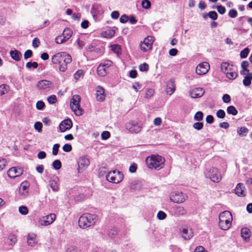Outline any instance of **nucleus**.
Segmentation results:
<instances>
[{"mask_svg": "<svg viewBox=\"0 0 252 252\" xmlns=\"http://www.w3.org/2000/svg\"><path fill=\"white\" fill-rule=\"evenodd\" d=\"M34 128L37 130L39 132L42 131V124L41 122H36L34 124Z\"/></svg>", "mask_w": 252, "mask_h": 252, "instance_id": "55", "label": "nucleus"}, {"mask_svg": "<svg viewBox=\"0 0 252 252\" xmlns=\"http://www.w3.org/2000/svg\"><path fill=\"white\" fill-rule=\"evenodd\" d=\"M51 61L53 64L59 65L60 71L64 72L67 69V65L71 62L72 58L66 52H59L52 56Z\"/></svg>", "mask_w": 252, "mask_h": 252, "instance_id": "1", "label": "nucleus"}, {"mask_svg": "<svg viewBox=\"0 0 252 252\" xmlns=\"http://www.w3.org/2000/svg\"><path fill=\"white\" fill-rule=\"evenodd\" d=\"M90 163L89 158L86 157H81L78 161V170L79 172H82Z\"/></svg>", "mask_w": 252, "mask_h": 252, "instance_id": "13", "label": "nucleus"}, {"mask_svg": "<svg viewBox=\"0 0 252 252\" xmlns=\"http://www.w3.org/2000/svg\"><path fill=\"white\" fill-rule=\"evenodd\" d=\"M146 162L148 168L159 170L164 167L165 159L158 155H152L146 158Z\"/></svg>", "mask_w": 252, "mask_h": 252, "instance_id": "2", "label": "nucleus"}, {"mask_svg": "<svg viewBox=\"0 0 252 252\" xmlns=\"http://www.w3.org/2000/svg\"><path fill=\"white\" fill-rule=\"evenodd\" d=\"M232 220V219H229L219 222V225L220 228L224 230H228L231 225Z\"/></svg>", "mask_w": 252, "mask_h": 252, "instance_id": "24", "label": "nucleus"}, {"mask_svg": "<svg viewBox=\"0 0 252 252\" xmlns=\"http://www.w3.org/2000/svg\"><path fill=\"white\" fill-rule=\"evenodd\" d=\"M222 100L224 103H229L230 102L231 97L228 94H225L222 96Z\"/></svg>", "mask_w": 252, "mask_h": 252, "instance_id": "63", "label": "nucleus"}, {"mask_svg": "<svg viewBox=\"0 0 252 252\" xmlns=\"http://www.w3.org/2000/svg\"><path fill=\"white\" fill-rule=\"evenodd\" d=\"M84 76V73L83 70H79L76 71L74 74V78L76 80H79L80 78H83Z\"/></svg>", "mask_w": 252, "mask_h": 252, "instance_id": "37", "label": "nucleus"}, {"mask_svg": "<svg viewBox=\"0 0 252 252\" xmlns=\"http://www.w3.org/2000/svg\"><path fill=\"white\" fill-rule=\"evenodd\" d=\"M205 91L202 88H195L190 90L189 92L191 97L196 98L201 97L204 94Z\"/></svg>", "mask_w": 252, "mask_h": 252, "instance_id": "14", "label": "nucleus"}, {"mask_svg": "<svg viewBox=\"0 0 252 252\" xmlns=\"http://www.w3.org/2000/svg\"><path fill=\"white\" fill-rule=\"evenodd\" d=\"M72 31L68 28H65L63 33V36L67 40L72 36Z\"/></svg>", "mask_w": 252, "mask_h": 252, "instance_id": "38", "label": "nucleus"}, {"mask_svg": "<svg viewBox=\"0 0 252 252\" xmlns=\"http://www.w3.org/2000/svg\"><path fill=\"white\" fill-rule=\"evenodd\" d=\"M80 100L81 98L79 95H74L70 100V108L77 116L82 115L83 112V110L80 105Z\"/></svg>", "mask_w": 252, "mask_h": 252, "instance_id": "4", "label": "nucleus"}, {"mask_svg": "<svg viewBox=\"0 0 252 252\" xmlns=\"http://www.w3.org/2000/svg\"><path fill=\"white\" fill-rule=\"evenodd\" d=\"M52 166L55 170H59L62 167V163L60 160L56 159L53 161Z\"/></svg>", "mask_w": 252, "mask_h": 252, "instance_id": "41", "label": "nucleus"}, {"mask_svg": "<svg viewBox=\"0 0 252 252\" xmlns=\"http://www.w3.org/2000/svg\"><path fill=\"white\" fill-rule=\"evenodd\" d=\"M139 68L141 71H147L149 69V65L146 63H143L140 65Z\"/></svg>", "mask_w": 252, "mask_h": 252, "instance_id": "52", "label": "nucleus"}, {"mask_svg": "<svg viewBox=\"0 0 252 252\" xmlns=\"http://www.w3.org/2000/svg\"><path fill=\"white\" fill-rule=\"evenodd\" d=\"M193 127L197 130H200L202 129L203 127V124L201 122H199V121L198 122L195 123L193 125Z\"/></svg>", "mask_w": 252, "mask_h": 252, "instance_id": "48", "label": "nucleus"}, {"mask_svg": "<svg viewBox=\"0 0 252 252\" xmlns=\"http://www.w3.org/2000/svg\"><path fill=\"white\" fill-rule=\"evenodd\" d=\"M154 94V90L152 89H147L146 91L145 97L147 98H150Z\"/></svg>", "mask_w": 252, "mask_h": 252, "instance_id": "49", "label": "nucleus"}, {"mask_svg": "<svg viewBox=\"0 0 252 252\" xmlns=\"http://www.w3.org/2000/svg\"><path fill=\"white\" fill-rule=\"evenodd\" d=\"M101 138L103 140H106L110 136V133L108 131H104L101 133Z\"/></svg>", "mask_w": 252, "mask_h": 252, "instance_id": "58", "label": "nucleus"}, {"mask_svg": "<svg viewBox=\"0 0 252 252\" xmlns=\"http://www.w3.org/2000/svg\"><path fill=\"white\" fill-rule=\"evenodd\" d=\"M216 8H217V11H218V12L220 14H224L226 11V9L225 8V7H224L223 6H221V5L217 6Z\"/></svg>", "mask_w": 252, "mask_h": 252, "instance_id": "59", "label": "nucleus"}, {"mask_svg": "<svg viewBox=\"0 0 252 252\" xmlns=\"http://www.w3.org/2000/svg\"><path fill=\"white\" fill-rule=\"evenodd\" d=\"M45 106V104L42 101H38L36 104V108L38 110H42Z\"/></svg>", "mask_w": 252, "mask_h": 252, "instance_id": "60", "label": "nucleus"}, {"mask_svg": "<svg viewBox=\"0 0 252 252\" xmlns=\"http://www.w3.org/2000/svg\"><path fill=\"white\" fill-rule=\"evenodd\" d=\"M123 178V173L117 170L109 171L106 176V179L108 181L114 184L119 183Z\"/></svg>", "mask_w": 252, "mask_h": 252, "instance_id": "5", "label": "nucleus"}, {"mask_svg": "<svg viewBox=\"0 0 252 252\" xmlns=\"http://www.w3.org/2000/svg\"><path fill=\"white\" fill-rule=\"evenodd\" d=\"M96 98L97 101L102 102L105 99L104 90L101 86H97L96 88Z\"/></svg>", "mask_w": 252, "mask_h": 252, "instance_id": "17", "label": "nucleus"}, {"mask_svg": "<svg viewBox=\"0 0 252 252\" xmlns=\"http://www.w3.org/2000/svg\"><path fill=\"white\" fill-rule=\"evenodd\" d=\"M28 187L22 184L19 188V193L21 196H26L28 194Z\"/></svg>", "mask_w": 252, "mask_h": 252, "instance_id": "31", "label": "nucleus"}, {"mask_svg": "<svg viewBox=\"0 0 252 252\" xmlns=\"http://www.w3.org/2000/svg\"><path fill=\"white\" fill-rule=\"evenodd\" d=\"M47 100L50 104H54L57 101V97L55 95H52L48 97Z\"/></svg>", "mask_w": 252, "mask_h": 252, "instance_id": "54", "label": "nucleus"}, {"mask_svg": "<svg viewBox=\"0 0 252 252\" xmlns=\"http://www.w3.org/2000/svg\"><path fill=\"white\" fill-rule=\"evenodd\" d=\"M232 65H230V64L228 63H223L221 64V70L222 72H223L225 74H226L228 71H230L231 70V67Z\"/></svg>", "mask_w": 252, "mask_h": 252, "instance_id": "32", "label": "nucleus"}, {"mask_svg": "<svg viewBox=\"0 0 252 252\" xmlns=\"http://www.w3.org/2000/svg\"><path fill=\"white\" fill-rule=\"evenodd\" d=\"M19 212L23 215H26L28 214V209L26 206H21L19 207Z\"/></svg>", "mask_w": 252, "mask_h": 252, "instance_id": "44", "label": "nucleus"}, {"mask_svg": "<svg viewBox=\"0 0 252 252\" xmlns=\"http://www.w3.org/2000/svg\"><path fill=\"white\" fill-rule=\"evenodd\" d=\"M232 219L231 213L228 211H225L220 213L219 215V222Z\"/></svg>", "mask_w": 252, "mask_h": 252, "instance_id": "25", "label": "nucleus"}, {"mask_svg": "<svg viewBox=\"0 0 252 252\" xmlns=\"http://www.w3.org/2000/svg\"><path fill=\"white\" fill-rule=\"evenodd\" d=\"M206 176L214 182L218 183L221 179V176L218 169L212 167L206 173Z\"/></svg>", "mask_w": 252, "mask_h": 252, "instance_id": "6", "label": "nucleus"}, {"mask_svg": "<svg viewBox=\"0 0 252 252\" xmlns=\"http://www.w3.org/2000/svg\"><path fill=\"white\" fill-rule=\"evenodd\" d=\"M208 17L213 20H216L218 18V14L216 11H211L208 13Z\"/></svg>", "mask_w": 252, "mask_h": 252, "instance_id": "47", "label": "nucleus"}, {"mask_svg": "<svg viewBox=\"0 0 252 252\" xmlns=\"http://www.w3.org/2000/svg\"><path fill=\"white\" fill-rule=\"evenodd\" d=\"M249 53V49L248 48H245L240 52V55L241 58H246Z\"/></svg>", "mask_w": 252, "mask_h": 252, "instance_id": "45", "label": "nucleus"}, {"mask_svg": "<svg viewBox=\"0 0 252 252\" xmlns=\"http://www.w3.org/2000/svg\"><path fill=\"white\" fill-rule=\"evenodd\" d=\"M91 13L94 18L96 17L98 15L103 13L101 6L99 4L93 5L91 9Z\"/></svg>", "mask_w": 252, "mask_h": 252, "instance_id": "23", "label": "nucleus"}, {"mask_svg": "<svg viewBox=\"0 0 252 252\" xmlns=\"http://www.w3.org/2000/svg\"><path fill=\"white\" fill-rule=\"evenodd\" d=\"M238 13L236 10L232 9L229 10L228 15L230 17L234 18L237 16Z\"/></svg>", "mask_w": 252, "mask_h": 252, "instance_id": "53", "label": "nucleus"}, {"mask_svg": "<svg viewBox=\"0 0 252 252\" xmlns=\"http://www.w3.org/2000/svg\"><path fill=\"white\" fill-rule=\"evenodd\" d=\"M126 129L132 133H137L141 130L140 125L137 122L132 121L127 123L126 124Z\"/></svg>", "mask_w": 252, "mask_h": 252, "instance_id": "11", "label": "nucleus"}, {"mask_svg": "<svg viewBox=\"0 0 252 252\" xmlns=\"http://www.w3.org/2000/svg\"><path fill=\"white\" fill-rule=\"evenodd\" d=\"M52 83L47 80H42L39 81L37 84V87L40 90H45L50 88Z\"/></svg>", "mask_w": 252, "mask_h": 252, "instance_id": "22", "label": "nucleus"}, {"mask_svg": "<svg viewBox=\"0 0 252 252\" xmlns=\"http://www.w3.org/2000/svg\"><path fill=\"white\" fill-rule=\"evenodd\" d=\"M32 55V52L31 50H27L24 55V58L26 60H27L28 59L31 58Z\"/></svg>", "mask_w": 252, "mask_h": 252, "instance_id": "61", "label": "nucleus"}, {"mask_svg": "<svg viewBox=\"0 0 252 252\" xmlns=\"http://www.w3.org/2000/svg\"><path fill=\"white\" fill-rule=\"evenodd\" d=\"M154 37L152 36H148L145 37L140 44V49L144 52L151 50L152 49Z\"/></svg>", "mask_w": 252, "mask_h": 252, "instance_id": "7", "label": "nucleus"}, {"mask_svg": "<svg viewBox=\"0 0 252 252\" xmlns=\"http://www.w3.org/2000/svg\"><path fill=\"white\" fill-rule=\"evenodd\" d=\"M23 174V170L21 168H17L13 167L10 168L7 171V175L10 178H15L21 176Z\"/></svg>", "mask_w": 252, "mask_h": 252, "instance_id": "15", "label": "nucleus"}, {"mask_svg": "<svg viewBox=\"0 0 252 252\" xmlns=\"http://www.w3.org/2000/svg\"><path fill=\"white\" fill-rule=\"evenodd\" d=\"M170 200L176 203H182L186 200V196L181 192L174 191L171 193Z\"/></svg>", "mask_w": 252, "mask_h": 252, "instance_id": "9", "label": "nucleus"}, {"mask_svg": "<svg viewBox=\"0 0 252 252\" xmlns=\"http://www.w3.org/2000/svg\"><path fill=\"white\" fill-rule=\"evenodd\" d=\"M203 114L201 111L197 112L194 116L193 119L196 121H201L203 120Z\"/></svg>", "mask_w": 252, "mask_h": 252, "instance_id": "39", "label": "nucleus"}, {"mask_svg": "<svg viewBox=\"0 0 252 252\" xmlns=\"http://www.w3.org/2000/svg\"><path fill=\"white\" fill-rule=\"evenodd\" d=\"M141 5L143 8L148 9L150 8L151 3L149 0H143L142 1Z\"/></svg>", "mask_w": 252, "mask_h": 252, "instance_id": "43", "label": "nucleus"}, {"mask_svg": "<svg viewBox=\"0 0 252 252\" xmlns=\"http://www.w3.org/2000/svg\"><path fill=\"white\" fill-rule=\"evenodd\" d=\"M175 90V83L173 79H170L167 82L166 87V93L168 95H171Z\"/></svg>", "mask_w": 252, "mask_h": 252, "instance_id": "20", "label": "nucleus"}, {"mask_svg": "<svg viewBox=\"0 0 252 252\" xmlns=\"http://www.w3.org/2000/svg\"><path fill=\"white\" fill-rule=\"evenodd\" d=\"M27 244L28 246L34 247L37 243L36 235L33 233H29L27 237Z\"/></svg>", "mask_w": 252, "mask_h": 252, "instance_id": "18", "label": "nucleus"}, {"mask_svg": "<svg viewBox=\"0 0 252 252\" xmlns=\"http://www.w3.org/2000/svg\"><path fill=\"white\" fill-rule=\"evenodd\" d=\"M67 39H66V38H65L63 35H60L57 36L55 39V42L57 44H62L64 42H65Z\"/></svg>", "mask_w": 252, "mask_h": 252, "instance_id": "42", "label": "nucleus"}, {"mask_svg": "<svg viewBox=\"0 0 252 252\" xmlns=\"http://www.w3.org/2000/svg\"><path fill=\"white\" fill-rule=\"evenodd\" d=\"M107 235L110 238H113L118 233V229L116 227L110 228L107 230Z\"/></svg>", "mask_w": 252, "mask_h": 252, "instance_id": "33", "label": "nucleus"}, {"mask_svg": "<svg viewBox=\"0 0 252 252\" xmlns=\"http://www.w3.org/2000/svg\"><path fill=\"white\" fill-rule=\"evenodd\" d=\"M10 55L11 57L16 61H19L22 57L21 53L17 50L10 51Z\"/></svg>", "mask_w": 252, "mask_h": 252, "instance_id": "29", "label": "nucleus"}, {"mask_svg": "<svg viewBox=\"0 0 252 252\" xmlns=\"http://www.w3.org/2000/svg\"><path fill=\"white\" fill-rule=\"evenodd\" d=\"M40 43V40L37 37L34 38L33 39V40H32V46L34 48H37L39 46Z\"/></svg>", "mask_w": 252, "mask_h": 252, "instance_id": "62", "label": "nucleus"}, {"mask_svg": "<svg viewBox=\"0 0 252 252\" xmlns=\"http://www.w3.org/2000/svg\"><path fill=\"white\" fill-rule=\"evenodd\" d=\"M174 213L175 216H184L187 213L186 210L182 206H176L174 208Z\"/></svg>", "mask_w": 252, "mask_h": 252, "instance_id": "26", "label": "nucleus"}, {"mask_svg": "<svg viewBox=\"0 0 252 252\" xmlns=\"http://www.w3.org/2000/svg\"><path fill=\"white\" fill-rule=\"evenodd\" d=\"M59 147L60 144H55L54 145L52 151V154L53 155L56 156L58 154Z\"/></svg>", "mask_w": 252, "mask_h": 252, "instance_id": "57", "label": "nucleus"}, {"mask_svg": "<svg viewBox=\"0 0 252 252\" xmlns=\"http://www.w3.org/2000/svg\"><path fill=\"white\" fill-rule=\"evenodd\" d=\"M227 113L235 116L238 113V111L234 106H229L227 107L226 109Z\"/></svg>", "mask_w": 252, "mask_h": 252, "instance_id": "35", "label": "nucleus"}, {"mask_svg": "<svg viewBox=\"0 0 252 252\" xmlns=\"http://www.w3.org/2000/svg\"><path fill=\"white\" fill-rule=\"evenodd\" d=\"M237 132L240 135L245 136L248 132V129L245 127H241L238 130Z\"/></svg>", "mask_w": 252, "mask_h": 252, "instance_id": "46", "label": "nucleus"}, {"mask_svg": "<svg viewBox=\"0 0 252 252\" xmlns=\"http://www.w3.org/2000/svg\"><path fill=\"white\" fill-rule=\"evenodd\" d=\"M111 50L117 55L121 54V46L118 44H114L112 45Z\"/></svg>", "mask_w": 252, "mask_h": 252, "instance_id": "34", "label": "nucleus"}, {"mask_svg": "<svg viewBox=\"0 0 252 252\" xmlns=\"http://www.w3.org/2000/svg\"><path fill=\"white\" fill-rule=\"evenodd\" d=\"M241 231L242 237L246 241L249 240L251 235L250 229L248 228L244 227L241 229Z\"/></svg>", "mask_w": 252, "mask_h": 252, "instance_id": "27", "label": "nucleus"}, {"mask_svg": "<svg viewBox=\"0 0 252 252\" xmlns=\"http://www.w3.org/2000/svg\"><path fill=\"white\" fill-rule=\"evenodd\" d=\"M97 220V216L95 214L85 213L83 214L78 220L79 226L83 229L94 225Z\"/></svg>", "mask_w": 252, "mask_h": 252, "instance_id": "3", "label": "nucleus"}, {"mask_svg": "<svg viewBox=\"0 0 252 252\" xmlns=\"http://www.w3.org/2000/svg\"><path fill=\"white\" fill-rule=\"evenodd\" d=\"M112 64V62L110 61H106L104 63L100 64L97 68V72L98 75L103 77L105 76L108 72V68Z\"/></svg>", "mask_w": 252, "mask_h": 252, "instance_id": "8", "label": "nucleus"}, {"mask_svg": "<svg viewBox=\"0 0 252 252\" xmlns=\"http://www.w3.org/2000/svg\"><path fill=\"white\" fill-rule=\"evenodd\" d=\"M210 65L207 62L199 63L196 67V72L198 75H202L208 72Z\"/></svg>", "mask_w": 252, "mask_h": 252, "instance_id": "12", "label": "nucleus"}, {"mask_svg": "<svg viewBox=\"0 0 252 252\" xmlns=\"http://www.w3.org/2000/svg\"><path fill=\"white\" fill-rule=\"evenodd\" d=\"M59 179L58 177L55 176L49 180V185L54 191H57L59 190Z\"/></svg>", "mask_w": 252, "mask_h": 252, "instance_id": "21", "label": "nucleus"}, {"mask_svg": "<svg viewBox=\"0 0 252 252\" xmlns=\"http://www.w3.org/2000/svg\"><path fill=\"white\" fill-rule=\"evenodd\" d=\"M181 233L182 237L186 240H189L193 236L192 229L188 227L183 228Z\"/></svg>", "mask_w": 252, "mask_h": 252, "instance_id": "19", "label": "nucleus"}, {"mask_svg": "<svg viewBox=\"0 0 252 252\" xmlns=\"http://www.w3.org/2000/svg\"><path fill=\"white\" fill-rule=\"evenodd\" d=\"M63 150L64 152H69L72 150V146L70 144H65L63 146Z\"/></svg>", "mask_w": 252, "mask_h": 252, "instance_id": "56", "label": "nucleus"}, {"mask_svg": "<svg viewBox=\"0 0 252 252\" xmlns=\"http://www.w3.org/2000/svg\"><path fill=\"white\" fill-rule=\"evenodd\" d=\"M72 126V123L69 119H66L61 122L59 125V129L62 132H64L67 130L70 129Z\"/></svg>", "mask_w": 252, "mask_h": 252, "instance_id": "16", "label": "nucleus"}, {"mask_svg": "<svg viewBox=\"0 0 252 252\" xmlns=\"http://www.w3.org/2000/svg\"><path fill=\"white\" fill-rule=\"evenodd\" d=\"M9 87L5 84L0 85V96L8 92Z\"/></svg>", "mask_w": 252, "mask_h": 252, "instance_id": "36", "label": "nucleus"}, {"mask_svg": "<svg viewBox=\"0 0 252 252\" xmlns=\"http://www.w3.org/2000/svg\"><path fill=\"white\" fill-rule=\"evenodd\" d=\"M128 20V16L126 14H124L121 16L120 19V22L122 23H126Z\"/></svg>", "mask_w": 252, "mask_h": 252, "instance_id": "64", "label": "nucleus"}, {"mask_svg": "<svg viewBox=\"0 0 252 252\" xmlns=\"http://www.w3.org/2000/svg\"><path fill=\"white\" fill-rule=\"evenodd\" d=\"M216 116L218 118L222 119L225 116V113L223 110L220 109L217 111Z\"/></svg>", "mask_w": 252, "mask_h": 252, "instance_id": "50", "label": "nucleus"}, {"mask_svg": "<svg viewBox=\"0 0 252 252\" xmlns=\"http://www.w3.org/2000/svg\"><path fill=\"white\" fill-rule=\"evenodd\" d=\"M226 77L229 79L234 80L237 76V73L235 71H228L226 74Z\"/></svg>", "mask_w": 252, "mask_h": 252, "instance_id": "40", "label": "nucleus"}, {"mask_svg": "<svg viewBox=\"0 0 252 252\" xmlns=\"http://www.w3.org/2000/svg\"><path fill=\"white\" fill-rule=\"evenodd\" d=\"M166 214L162 211H159L157 214V217L159 220H164L166 218Z\"/></svg>", "mask_w": 252, "mask_h": 252, "instance_id": "51", "label": "nucleus"}, {"mask_svg": "<svg viewBox=\"0 0 252 252\" xmlns=\"http://www.w3.org/2000/svg\"><path fill=\"white\" fill-rule=\"evenodd\" d=\"M56 219V215L51 213L40 219L39 223L42 226H48L51 224Z\"/></svg>", "mask_w": 252, "mask_h": 252, "instance_id": "10", "label": "nucleus"}, {"mask_svg": "<svg viewBox=\"0 0 252 252\" xmlns=\"http://www.w3.org/2000/svg\"><path fill=\"white\" fill-rule=\"evenodd\" d=\"M252 80V73H249L247 75L244 77L243 80V83L245 86H249L251 84Z\"/></svg>", "mask_w": 252, "mask_h": 252, "instance_id": "30", "label": "nucleus"}, {"mask_svg": "<svg viewBox=\"0 0 252 252\" xmlns=\"http://www.w3.org/2000/svg\"><path fill=\"white\" fill-rule=\"evenodd\" d=\"M244 189L245 187L243 184L242 183H239L235 189V192L239 196H244L245 195L244 193Z\"/></svg>", "mask_w": 252, "mask_h": 252, "instance_id": "28", "label": "nucleus"}]
</instances>
